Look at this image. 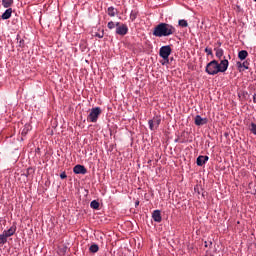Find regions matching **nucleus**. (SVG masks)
Listing matches in <instances>:
<instances>
[{"instance_id": "393cba45", "label": "nucleus", "mask_w": 256, "mask_h": 256, "mask_svg": "<svg viewBox=\"0 0 256 256\" xmlns=\"http://www.w3.org/2000/svg\"><path fill=\"white\" fill-rule=\"evenodd\" d=\"M108 29H115V27H117V23L110 21L107 24Z\"/></svg>"}, {"instance_id": "1a4fd4ad", "label": "nucleus", "mask_w": 256, "mask_h": 256, "mask_svg": "<svg viewBox=\"0 0 256 256\" xmlns=\"http://www.w3.org/2000/svg\"><path fill=\"white\" fill-rule=\"evenodd\" d=\"M208 161L209 156H198L196 164L198 165V167H203V165H205V163H207Z\"/></svg>"}, {"instance_id": "c756f323", "label": "nucleus", "mask_w": 256, "mask_h": 256, "mask_svg": "<svg viewBox=\"0 0 256 256\" xmlns=\"http://www.w3.org/2000/svg\"><path fill=\"white\" fill-rule=\"evenodd\" d=\"M253 101L256 103V94L253 95Z\"/></svg>"}, {"instance_id": "dca6fc26", "label": "nucleus", "mask_w": 256, "mask_h": 256, "mask_svg": "<svg viewBox=\"0 0 256 256\" xmlns=\"http://www.w3.org/2000/svg\"><path fill=\"white\" fill-rule=\"evenodd\" d=\"M214 51H216V57L217 59H221L224 55L223 48H214Z\"/></svg>"}, {"instance_id": "2eb2a0df", "label": "nucleus", "mask_w": 256, "mask_h": 256, "mask_svg": "<svg viewBox=\"0 0 256 256\" xmlns=\"http://www.w3.org/2000/svg\"><path fill=\"white\" fill-rule=\"evenodd\" d=\"M29 131H31V125L25 124L21 132L22 137H25Z\"/></svg>"}, {"instance_id": "f3484780", "label": "nucleus", "mask_w": 256, "mask_h": 256, "mask_svg": "<svg viewBox=\"0 0 256 256\" xmlns=\"http://www.w3.org/2000/svg\"><path fill=\"white\" fill-rule=\"evenodd\" d=\"M2 5L5 9H9L13 5V0H2Z\"/></svg>"}, {"instance_id": "6e6552de", "label": "nucleus", "mask_w": 256, "mask_h": 256, "mask_svg": "<svg viewBox=\"0 0 256 256\" xmlns=\"http://www.w3.org/2000/svg\"><path fill=\"white\" fill-rule=\"evenodd\" d=\"M207 118H202L201 115H196L194 118V123L197 127H201V125H207Z\"/></svg>"}, {"instance_id": "5701e85b", "label": "nucleus", "mask_w": 256, "mask_h": 256, "mask_svg": "<svg viewBox=\"0 0 256 256\" xmlns=\"http://www.w3.org/2000/svg\"><path fill=\"white\" fill-rule=\"evenodd\" d=\"M90 207H91V209H99V202L97 200H93L90 203Z\"/></svg>"}, {"instance_id": "4be33fe9", "label": "nucleus", "mask_w": 256, "mask_h": 256, "mask_svg": "<svg viewBox=\"0 0 256 256\" xmlns=\"http://www.w3.org/2000/svg\"><path fill=\"white\" fill-rule=\"evenodd\" d=\"M178 25L180 27H189V23H187V20H185V19L179 20Z\"/></svg>"}, {"instance_id": "bb28decb", "label": "nucleus", "mask_w": 256, "mask_h": 256, "mask_svg": "<svg viewBox=\"0 0 256 256\" xmlns=\"http://www.w3.org/2000/svg\"><path fill=\"white\" fill-rule=\"evenodd\" d=\"M204 51H205V53H207V55H212L213 56V49L207 47V48H205Z\"/></svg>"}, {"instance_id": "aec40b11", "label": "nucleus", "mask_w": 256, "mask_h": 256, "mask_svg": "<svg viewBox=\"0 0 256 256\" xmlns=\"http://www.w3.org/2000/svg\"><path fill=\"white\" fill-rule=\"evenodd\" d=\"M137 15H139V12L136 10H132L130 13V20L135 21V19H137Z\"/></svg>"}, {"instance_id": "f03ea898", "label": "nucleus", "mask_w": 256, "mask_h": 256, "mask_svg": "<svg viewBox=\"0 0 256 256\" xmlns=\"http://www.w3.org/2000/svg\"><path fill=\"white\" fill-rule=\"evenodd\" d=\"M177 30L171 24L160 23L158 24L153 31L154 37H169L171 35H175Z\"/></svg>"}, {"instance_id": "f8f14e48", "label": "nucleus", "mask_w": 256, "mask_h": 256, "mask_svg": "<svg viewBox=\"0 0 256 256\" xmlns=\"http://www.w3.org/2000/svg\"><path fill=\"white\" fill-rule=\"evenodd\" d=\"M13 14V9L12 8H8L1 16V19L7 20V19H11V15Z\"/></svg>"}, {"instance_id": "b1692460", "label": "nucleus", "mask_w": 256, "mask_h": 256, "mask_svg": "<svg viewBox=\"0 0 256 256\" xmlns=\"http://www.w3.org/2000/svg\"><path fill=\"white\" fill-rule=\"evenodd\" d=\"M249 129L251 131V133H253V135H256V124L255 123H251L249 126Z\"/></svg>"}, {"instance_id": "412c9836", "label": "nucleus", "mask_w": 256, "mask_h": 256, "mask_svg": "<svg viewBox=\"0 0 256 256\" xmlns=\"http://www.w3.org/2000/svg\"><path fill=\"white\" fill-rule=\"evenodd\" d=\"M89 251H90V253H97V251H99V245H97V244L91 245L89 248Z\"/></svg>"}, {"instance_id": "9b49d317", "label": "nucleus", "mask_w": 256, "mask_h": 256, "mask_svg": "<svg viewBox=\"0 0 256 256\" xmlns=\"http://www.w3.org/2000/svg\"><path fill=\"white\" fill-rule=\"evenodd\" d=\"M15 231H17V226L13 225L8 230H4L3 233L8 237H13V235H15Z\"/></svg>"}, {"instance_id": "9d476101", "label": "nucleus", "mask_w": 256, "mask_h": 256, "mask_svg": "<svg viewBox=\"0 0 256 256\" xmlns=\"http://www.w3.org/2000/svg\"><path fill=\"white\" fill-rule=\"evenodd\" d=\"M152 219H154L156 223H161V221H163V218L161 217V210H154L152 213Z\"/></svg>"}, {"instance_id": "0eeeda50", "label": "nucleus", "mask_w": 256, "mask_h": 256, "mask_svg": "<svg viewBox=\"0 0 256 256\" xmlns=\"http://www.w3.org/2000/svg\"><path fill=\"white\" fill-rule=\"evenodd\" d=\"M73 171L76 175H86L87 173V168L85 166L78 164L74 166Z\"/></svg>"}, {"instance_id": "7ed1b4c3", "label": "nucleus", "mask_w": 256, "mask_h": 256, "mask_svg": "<svg viewBox=\"0 0 256 256\" xmlns=\"http://www.w3.org/2000/svg\"><path fill=\"white\" fill-rule=\"evenodd\" d=\"M102 113L103 110H101V107L92 108L87 116V121H89V123H97Z\"/></svg>"}, {"instance_id": "4468645a", "label": "nucleus", "mask_w": 256, "mask_h": 256, "mask_svg": "<svg viewBox=\"0 0 256 256\" xmlns=\"http://www.w3.org/2000/svg\"><path fill=\"white\" fill-rule=\"evenodd\" d=\"M107 13L109 15V17H115V15H117V9L113 6H110L107 10Z\"/></svg>"}, {"instance_id": "20e7f679", "label": "nucleus", "mask_w": 256, "mask_h": 256, "mask_svg": "<svg viewBox=\"0 0 256 256\" xmlns=\"http://www.w3.org/2000/svg\"><path fill=\"white\" fill-rule=\"evenodd\" d=\"M171 46L166 45L162 46L159 50V56L164 59V62H162V65H169V55L172 53Z\"/></svg>"}, {"instance_id": "6ab92c4d", "label": "nucleus", "mask_w": 256, "mask_h": 256, "mask_svg": "<svg viewBox=\"0 0 256 256\" xmlns=\"http://www.w3.org/2000/svg\"><path fill=\"white\" fill-rule=\"evenodd\" d=\"M237 67L241 69V67H244V69H249V62L244 61L243 63L237 62Z\"/></svg>"}, {"instance_id": "cd10ccee", "label": "nucleus", "mask_w": 256, "mask_h": 256, "mask_svg": "<svg viewBox=\"0 0 256 256\" xmlns=\"http://www.w3.org/2000/svg\"><path fill=\"white\" fill-rule=\"evenodd\" d=\"M104 32L102 31V33H95V37H98V39H103L104 37Z\"/></svg>"}, {"instance_id": "a878e982", "label": "nucleus", "mask_w": 256, "mask_h": 256, "mask_svg": "<svg viewBox=\"0 0 256 256\" xmlns=\"http://www.w3.org/2000/svg\"><path fill=\"white\" fill-rule=\"evenodd\" d=\"M18 47H21V48L23 49V47H25V40L20 39V40L18 41Z\"/></svg>"}, {"instance_id": "2f4dec72", "label": "nucleus", "mask_w": 256, "mask_h": 256, "mask_svg": "<svg viewBox=\"0 0 256 256\" xmlns=\"http://www.w3.org/2000/svg\"><path fill=\"white\" fill-rule=\"evenodd\" d=\"M255 1V3H256V0H254Z\"/></svg>"}, {"instance_id": "f257e3e1", "label": "nucleus", "mask_w": 256, "mask_h": 256, "mask_svg": "<svg viewBox=\"0 0 256 256\" xmlns=\"http://www.w3.org/2000/svg\"><path fill=\"white\" fill-rule=\"evenodd\" d=\"M229 69V60L223 59L220 63L217 60H212L206 65V73L208 75H217V73H225Z\"/></svg>"}, {"instance_id": "7c9ffc66", "label": "nucleus", "mask_w": 256, "mask_h": 256, "mask_svg": "<svg viewBox=\"0 0 256 256\" xmlns=\"http://www.w3.org/2000/svg\"><path fill=\"white\" fill-rule=\"evenodd\" d=\"M136 205H139V202H136Z\"/></svg>"}, {"instance_id": "a211bd4d", "label": "nucleus", "mask_w": 256, "mask_h": 256, "mask_svg": "<svg viewBox=\"0 0 256 256\" xmlns=\"http://www.w3.org/2000/svg\"><path fill=\"white\" fill-rule=\"evenodd\" d=\"M8 236L3 232L0 234V245H5L7 243Z\"/></svg>"}, {"instance_id": "ddd939ff", "label": "nucleus", "mask_w": 256, "mask_h": 256, "mask_svg": "<svg viewBox=\"0 0 256 256\" xmlns=\"http://www.w3.org/2000/svg\"><path fill=\"white\" fill-rule=\"evenodd\" d=\"M247 57H249V52H247V50H242L238 53V58L240 59V61H245Z\"/></svg>"}, {"instance_id": "423d86ee", "label": "nucleus", "mask_w": 256, "mask_h": 256, "mask_svg": "<svg viewBox=\"0 0 256 256\" xmlns=\"http://www.w3.org/2000/svg\"><path fill=\"white\" fill-rule=\"evenodd\" d=\"M148 124L151 131H156V129H159V125H161V116H154L153 119L148 121Z\"/></svg>"}, {"instance_id": "c85d7f7f", "label": "nucleus", "mask_w": 256, "mask_h": 256, "mask_svg": "<svg viewBox=\"0 0 256 256\" xmlns=\"http://www.w3.org/2000/svg\"><path fill=\"white\" fill-rule=\"evenodd\" d=\"M60 179H67V174L65 172H62L60 174Z\"/></svg>"}, {"instance_id": "39448f33", "label": "nucleus", "mask_w": 256, "mask_h": 256, "mask_svg": "<svg viewBox=\"0 0 256 256\" xmlns=\"http://www.w3.org/2000/svg\"><path fill=\"white\" fill-rule=\"evenodd\" d=\"M129 33V27L126 24H122L121 22L116 23V34L121 35L122 37Z\"/></svg>"}]
</instances>
